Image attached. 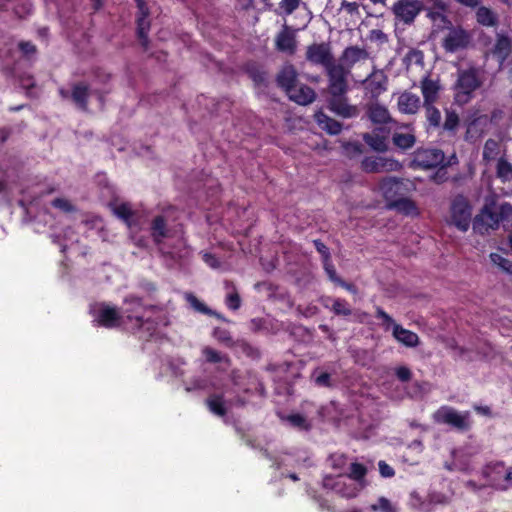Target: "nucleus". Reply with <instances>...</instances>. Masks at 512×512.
Segmentation results:
<instances>
[{
	"mask_svg": "<svg viewBox=\"0 0 512 512\" xmlns=\"http://www.w3.org/2000/svg\"><path fill=\"white\" fill-rule=\"evenodd\" d=\"M122 320L135 321L139 337L149 340L158 332L159 308L155 305L145 306L140 298L128 296L121 308Z\"/></svg>",
	"mask_w": 512,
	"mask_h": 512,
	"instance_id": "f257e3e1",
	"label": "nucleus"
},
{
	"mask_svg": "<svg viewBox=\"0 0 512 512\" xmlns=\"http://www.w3.org/2000/svg\"><path fill=\"white\" fill-rule=\"evenodd\" d=\"M481 85L479 73L476 69L460 71L455 86V100L459 104H466L472 93Z\"/></svg>",
	"mask_w": 512,
	"mask_h": 512,
	"instance_id": "f03ea898",
	"label": "nucleus"
},
{
	"mask_svg": "<svg viewBox=\"0 0 512 512\" xmlns=\"http://www.w3.org/2000/svg\"><path fill=\"white\" fill-rule=\"evenodd\" d=\"M483 475L488 485L497 490L506 491L512 487V467H507L502 462L487 465Z\"/></svg>",
	"mask_w": 512,
	"mask_h": 512,
	"instance_id": "7ed1b4c3",
	"label": "nucleus"
},
{
	"mask_svg": "<svg viewBox=\"0 0 512 512\" xmlns=\"http://www.w3.org/2000/svg\"><path fill=\"white\" fill-rule=\"evenodd\" d=\"M323 487L345 498H353L362 490L361 483L353 481L345 474L327 475L323 478Z\"/></svg>",
	"mask_w": 512,
	"mask_h": 512,
	"instance_id": "20e7f679",
	"label": "nucleus"
},
{
	"mask_svg": "<svg viewBox=\"0 0 512 512\" xmlns=\"http://www.w3.org/2000/svg\"><path fill=\"white\" fill-rule=\"evenodd\" d=\"M433 419L437 423L450 425L460 431H467L471 427L470 412H458L449 406L440 407L433 414Z\"/></svg>",
	"mask_w": 512,
	"mask_h": 512,
	"instance_id": "39448f33",
	"label": "nucleus"
},
{
	"mask_svg": "<svg viewBox=\"0 0 512 512\" xmlns=\"http://www.w3.org/2000/svg\"><path fill=\"white\" fill-rule=\"evenodd\" d=\"M498 220L497 205H486L474 218L473 229L479 234H486L499 228Z\"/></svg>",
	"mask_w": 512,
	"mask_h": 512,
	"instance_id": "423d86ee",
	"label": "nucleus"
},
{
	"mask_svg": "<svg viewBox=\"0 0 512 512\" xmlns=\"http://www.w3.org/2000/svg\"><path fill=\"white\" fill-rule=\"evenodd\" d=\"M451 220L459 230H468L471 221V207L465 197L454 198L451 205Z\"/></svg>",
	"mask_w": 512,
	"mask_h": 512,
	"instance_id": "0eeeda50",
	"label": "nucleus"
},
{
	"mask_svg": "<svg viewBox=\"0 0 512 512\" xmlns=\"http://www.w3.org/2000/svg\"><path fill=\"white\" fill-rule=\"evenodd\" d=\"M330 95H345L348 90V70L343 65L333 64L326 69Z\"/></svg>",
	"mask_w": 512,
	"mask_h": 512,
	"instance_id": "6e6552de",
	"label": "nucleus"
},
{
	"mask_svg": "<svg viewBox=\"0 0 512 512\" xmlns=\"http://www.w3.org/2000/svg\"><path fill=\"white\" fill-rule=\"evenodd\" d=\"M444 159V153L439 149H420L415 153L412 165L416 168L431 169L442 165Z\"/></svg>",
	"mask_w": 512,
	"mask_h": 512,
	"instance_id": "1a4fd4ad",
	"label": "nucleus"
},
{
	"mask_svg": "<svg viewBox=\"0 0 512 512\" xmlns=\"http://www.w3.org/2000/svg\"><path fill=\"white\" fill-rule=\"evenodd\" d=\"M423 4L420 0H399L393 5V13L395 17L406 24L414 21L421 12Z\"/></svg>",
	"mask_w": 512,
	"mask_h": 512,
	"instance_id": "9d476101",
	"label": "nucleus"
},
{
	"mask_svg": "<svg viewBox=\"0 0 512 512\" xmlns=\"http://www.w3.org/2000/svg\"><path fill=\"white\" fill-rule=\"evenodd\" d=\"M306 59L312 64L323 66L325 69L335 64L331 48L326 43L309 45L306 50Z\"/></svg>",
	"mask_w": 512,
	"mask_h": 512,
	"instance_id": "9b49d317",
	"label": "nucleus"
},
{
	"mask_svg": "<svg viewBox=\"0 0 512 512\" xmlns=\"http://www.w3.org/2000/svg\"><path fill=\"white\" fill-rule=\"evenodd\" d=\"M328 106L333 113L343 118H353L359 114L358 108L350 105L345 95H331Z\"/></svg>",
	"mask_w": 512,
	"mask_h": 512,
	"instance_id": "f8f14e48",
	"label": "nucleus"
},
{
	"mask_svg": "<svg viewBox=\"0 0 512 512\" xmlns=\"http://www.w3.org/2000/svg\"><path fill=\"white\" fill-rule=\"evenodd\" d=\"M369 58V53L366 49L360 48L358 46H349L344 49L341 57L340 63L338 65H343L348 72L350 69L356 64L367 61Z\"/></svg>",
	"mask_w": 512,
	"mask_h": 512,
	"instance_id": "ddd939ff",
	"label": "nucleus"
},
{
	"mask_svg": "<svg viewBox=\"0 0 512 512\" xmlns=\"http://www.w3.org/2000/svg\"><path fill=\"white\" fill-rule=\"evenodd\" d=\"M96 321L98 325L105 328H116L123 323L122 314L115 307L101 305L98 310Z\"/></svg>",
	"mask_w": 512,
	"mask_h": 512,
	"instance_id": "4468645a",
	"label": "nucleus"
},
{
	"mask_svg": "<svg viewBox=\"0 0 512 512\" xmlns=\"http://www.w3.org/2000/svg\"><path fill=\"white\" fill-rule=\"evenodd\" d=\"M420 89L423 96V105H429L437 102L442 86L438 79L424 77L420 81Z\"/></svg>",
	"mask_w": 512,
	"mask_h": 512,
	"instance_id": "2eb2a0df",
	"label": "nucleus"
},
{
	"mask_svg": "<svg viewBox=\"0 0 512 512\" xmlns=\"http://www.w3.org/2000/svg\"><path fill=\"white\" fill-rule=\"evenodd\" d=\"M397 107L403 114H416L421 107L420 97L410 91H403L397 97Z\"/></svg>",
	"mask_w": 512,
	"mask_h": 512,
	"instance_id": "dca6fc26",
	"label": "nucleus"
},
{
	"mask_svg": "<svg viewBox=\"0 0 512 512\" xmlns=\"http://www.w3.org/2000/svg\"><path fill=\"white\" fill-rule=\"evenodd\" d=\"M379 189L384 198L390 203L405 192L403 182L395 177L384 178L379 184Z\"/></svg>",
	"mask_w": 512,
	"mask_h": 512,
	"instance_id": "f3484780",
	"label": "nucleus"
},
{
	"mask_svg": "<svg viewBox=\"0 0 512 512\" xmlns=\"http://www.w3.org/2000/svg\"><path fill=\"white\" fill-rule=\"evenodd\" d=\"M365 168L373 172H391L399 171L402 165L392 158L379 156L371 160H366Z\"/></svg>",
	"mask_w": 512,
	"mask_h": 512,
	"instance_id": "a211bd4d",
	"label": "nucleus"
},
{
	"mask_svg": "<svg viewBox=\"0 0 512 512\" xmlns=\"http://www.w3.org/2000/svg\"><path fill=\"white\" fill-rule=\"evenodd\" d=\"M138 8L140 15L137 18V35L141 43V46L144 48V50H147L149 47V40L147 34L150 28V22L147 19L148 13L145 2H143L142 0H138Z\"/></svg>",
	"mask_w": 512,
	"mask_h": 512,
	"instance_id": "6ab92c4d",
	"label": "nucleus"
},
{
	"mask_svg": "<svg viewBox=\"0 0 512 512\" xmlns=\"http://www.w3.org/2000/svg\"><path fill=\"white\" fill-rule=\"evenodd\" d=\"M512 50V39L504 33L496 34V41L492 49V56L503 65Z\"/></svg>",
	"mask_w": 512,
	"mask_h": 512,
	"instance_id": "aec40b11",
	"label": "nucleus"
},
{
	"mask_svg": "<svg viewBox=\"0 0 512 512\" xmlns=\"http://www.w3.org/2000/svg\"><path fill=\"white\" fill-rule=\"evenodd\" d=\"M277 50L287 53L294 54L296 50V39L295 33L287 26L278 33L275 39Z\"/></svg>",
	"mask_w": 512,
	"mask_h": 512,
	"instance_id": "412c9836",
	"label": "nucleus"
},
{
	"mask_svg": "<svg viewBox=\"0 0 512 512\" xmlns=\"http://www.w3.org/2000/svg\"><path fill=\"white\" fill-rule=\"evenodd\" d=\"M386 76L382 71L374 70L365 79L366 89L372 94L373 97L379 96L386 90Z\"/></svg>",
	"mask_w": 512,
	"mask_h": 512,
	"instance_id": "4be33fe9",
	"label": "nucleus"
},
{
	"mask_svg": "<svg viewBox=\"0 0 512 512\" xmlns=\"http://www.w3.org/2000/svg\"><path fill=\"white\" fill-rule=\"evenodd\" d=\"M90 95V87L85 82H78L73 84L70 97L75 105L86 111L88 108V98Z\"/></svg>",
	"mask_w": 512,
	"mask_h": 512,
	"instance_id": "5701e85b",
	"label": "nucleus"
},
{
	"mask_svg": "<svg viewBox=\"0 0 512 512\" xmlns=\"http://www.w3.org/2000/svg\"><path fill=\"white\" fill-rule=\"evenodd\" d=\"M289 98L294 102L307 105L315 100V91L307 85H295L289 92Z\"/></svg>",
	"mask_w": 512,
	"mask_h": 512,
	"instance_id": "b1692460",
	"label": "nucleus"
},
{
	"mask_svg": "<svg viewBox=\"0 0 512 512\" xmlns=\"http://www.w3.org/2000/svg\"><path fill=\"white\" fill-rule=\"evenodd\" d=\"M111 208L114 215L123 220L130 229L137 226L136 213L129 203L111 204Z\"/></svg>",
	"mask_w": 512,
	"mask_h": 512,
	"instance_id": "393cba45",
	"label": "nucleus"
},
{
	"mask_svg": "<svg viewBox=\"0 0 512 512\" xmlns=\"http://www.w3.org/2000/svg\"><path fill=\"white\" fill-rule=\"evenodd\" d=\"M468 43V36L462 30H453L445 37L443 46L448 52H455Z\"/></svg>",
	"mask_w": 512,
	"mask_h": 512,
	"instance_id": "a878e982",
	"label": "nucleus"
},
{
	"mask_svg": "<svg viewBox=\"0 0 512 512\" xmlns=\"http://www.w3.org/2000/svg\"><path fill=\"white\" fill-rule=\"evenodd\" d=\"M452 499V493H442L439 491H431L427 495V502L418 504V509L421 511H431L437 505H446Z\"/></svg>",
	"mask_w": 512,
	"mask_h": 512,
	"instance_id": "bb28decb",
	"label": "nucleus"
},
{
	"mask_svg": "<svg viewBox=\"0 0 512 512\" xmlns=\"http://www.w3.org/2000/svg\"><path fill=\"white\" fill-rule=\"evenodd\" d=\"M393 337L406 347H416L419 344V337L416 333L395 325L392 331Z\"/></svg>",
	"mask_w": 512,
	"mask_h": 512,
	"instance_id": "cd10ccee",
	"label": "nucleus"
},
{
	"mask_svg": "<svg viewBox=\"0 0 512 512\" xmlns=\"http://www.w3.org/2000/svg\"><path fill=\"white\" fill-rule=\"evenodd\" d=\"M297 72L292 65H286L277 76V82L280 87L289 92L297 83Z\"/></svg>",
	"mask_w": 512,
	"mask_h": 512,
	"instance_id": "c85d7f7f",
	"label": "nucleus"
},
{
	"mask_svg": "<svg viewBox=\"0 0 512 512\" xmlns=\"http://www.w3.org/2000/svg\"><path fill=\"white\" fill-rule=\"evenodd\" d=\"M319 127L330 135H338L342 131V124L328 115L319 112L315 115Z\"/></svg>",
	"mask_w": 512,
	"mask_h": 512,
	"instance_id": "c756f323",
	"label": "nucleus"
},
{
	"mask_svg": "<svg viewBox=\"0 0 512 512\" xmlns=\"http://www.w3.org/2000/svg\"><path fill=\"white\" fill-rule=\"evenodd\" d=\"M476 21L485 27H495L498 24V15L486 6H479L476 10Z\"/></svg>",
	"mask_w": 512,
	"mask_h": 512,
	"instance_id": "7c9ffc66",
	"label": "nucleus"
},
{
	"mask_svg": "<svg viewBox=\"0 0 512 512\" xmlns=\"http://www.w3.org/2000/svg\"><path fill=\"white\" fill-rule=\"evenodd\" d=\"M324 306L330 309L334 314L339 316H350L352 309L346 300L340 298H326Z\"/></svg>",
	"mask_w": 512,
	"mask_h": 512,
	"instance_id": "2f4dec72",
	"label": "nucleus"
},
{
	"mask_svg": "<svg viewBox=\"0 0 512 512\" xmlns=\"http://www.w3.org/2000/svg\"><path fill=\"white\" fill-rule=\"evenodd\" d=\"M368 116L374 123L384 124L390 121L388 109L379 103H372L368 106Z\"/></svg>",
	"mask_w": 512,
	"mask_h": 512,
	"instance_id": "473e14b6",
	"label": "nucleus"
},
{
	"mask_svg": "<svg viewBox=\"0 0 512 512\" xmlns=\"http://www.w3.org/2000/svg\"><path fill=\"white\" fill-rule=\"evenodd\" d=\"M390 208H393L405 215L414 216L418 214V209L415 203L408 198H398L389 204Z\"/></svg>",
	"mask_w": 512,
	"mask_h": 512,
	"instance_id": "72a5a7b5",
	"label": "nucleus"
},
{
	"mask_svg": "<svg viewBox=\"0 0 512 512\" xmlns=\"http://www.w3.org/2000/svg\"><path fill=\"white\" fill-rule=\"evenodd\" d=\"M499 216V226L502 225L505 230L512 228V205L504 202L497 205Z\"/></svg>",
	"mask_w": 512,
	"mask_h": 512,
	"instance_id": "f704fd0d",
	"label": "nucleus"
},
{
	"mask_svg": "<svg viewBox=\"0 0 512 512\" xmlns=\"http://www.w3.org/2000/svg\"><path fill=\"white\" fill-rule=\"evenodd\" d=\"M496 175L502 182L512 181V163L506 158L500 157L496 165Z\"/></svg>",
	"mask_w": 512,
	"mask_h": 512,
	"instance_id": "c9c22d12",
	"label": "nucleus"
},
{
	"mask_svg": "<svg viewBox=\"0 0 512 512\" xmlns=\"http://www.w3.org/2000/svg\"><path fill=\"white\" fill-rule=\"evenodd\" d=\"M501 145L498 141L494 139H488L483 147L482 157L486 162H491L497 158L500 154Z\"/></svg>",
	"mask_w": 512,
	"mask_h": 512,
	"instance_id": "e433bc0d",
	"label": "nucleus"
},
{
	"mask_svg": "<svg viewBox=\"0 0 512 512\" xmlns=\"http://www.w3.org/2000/svg\"><path fill=\"white\" fill-rule=\"evenodd\" d=\"M185 300L190 305V307L196 312L207 314V315H215L220 317L216 312L209 309L202 301H200L194 294L185 293Z\"/></svg>",
	"mask_w": 512,
	"mask_h": 512,
	"instance_id": "4c0bfd02",
	"label": "nucleus"
},
{
	"mask_svg": "<svg viewBox=\"0 0 512 512\" xmlns=\"http://www.w3.org/2000/svg\"><path fill=\"white\" fill-rule=\"evenodd\" d=\"M363 140L376 151H384L387 147L385 137L375 132L364 134Z\"/></svg>",
	"mask_w": 512,
	"mask_h": 512,
	"instance_id": "58836bf2",
	"label": "nucleus"
},
{
	"mask_svg": "<svg viewBox=\"0 0 512 512\" xmlns=\"http://www.w3.org/2000/svg\"><path fill=\"white\" fill-rule=\"evenodd\" d=\"M209 410L217 416L226 414V407L223 397L220 395H212L206 400Z\"/></svg>",
	"mask_w": 512,
	"mask_h": 512,
	"instance_id": "ea45409f",
	"label": "nucleus"
},
{
	"mask_svg": "<svg viewBox=\"0 0 512 512\" xmlns=\"http://www.w3.org/2000/svg\"><path fill=\"white\" fill-rule=\"evenodd\" d=\"M366 468L359 463H351L349 467V473L345 474L347 477L353 479V481L361 483L362 489L365 487V475Z\"/></svg>",
	"mask_w": 512,
	"mask_h": 512,
	"instance_id": "a19ab883",
	"label": "nucleus"
},
{
	"mask_svg": "<svg viewBox=\"0 0 512 512\" xmlns=\"http://www.w3.org/2000/svg\"><path fill=\"white\" fill-rule=\"evenodd\" d=\"M423 107L430 126L439 127L441 123V113L439 109L435 107V104L423 105Z\"/></svg>",
	"mask_w": 512,
	"mask_h": 512,
	"instance_id": "79ce46f5",
	"label": "nucleus"
},
{
	"mask_svg": "<svg viewBox=\"0 0 512 512\" xmlns=\"http://www.w3.org/2000/svg\"><path fill=\"white\" fill-rule=\"evenodd\" d=\"M393 142L402 149H408L414 145L415 137L409 133H396L393 136Z\"/></svg>",
	"mask_w": 512,
	"mask_h": 512,
	"instance_id": "37998d69",
	"label": "nucleus"
},
{
	"mask_svg": "<svg viewBox=\"0 0 512 512\" xmlns=\"http://www.w3.org/2000/svg\"><path fill=\"white\" fill-rule=\"evenodd\" d=\"M370 509L375 512H397V507L385 497H380Z\"/></svg>",
	"mask_w": 512,
	"mask_h": 512,
	"instance_id": "c03bdc74",
	"label": "nucleus"
},
{
	"mask_svg": "<svg viewBox=\"0 0 512 512\" xmlns=\"http://www.w3.org/2000/svg\"><path fill=\"white\" fill-rule=\"evenodd\" d=\"M18 48L25 59L29 61H33L36 59L37 48L31 41L19 42Z\"/></svg>",
	"mask_w": 512,
	"mask_h": 512,
	"instance_id": "a18cd8bd",
	"label": "nucleus"
},
{
	"mask_svg": "<svg viewBox=\"0 0 512 512\" xmlns=\"http://www.w3.org/2000/svg\"><path fill=\"white\" fill-rule=\"evenodd\" d=\"M488 122L489 119L487 115H479L476 118H474L471 122H469L468 132L471 133L473 131H476L482 133L487 127Z\"/></svg>",
	"mask_w": 512,
	"mask_h": 512,
	"instance_id": "49530a36",
	"label": "nucleus"
},
{
	"mask_svg": "<svg viewBox=\"0 0 512 512\" xmlns=\"http://www.w3.org/2000/svg\"><path fill=\"white\" fill-rule=\"evenodd\" d=\"M405 64L409 67L411 65L423 64V53L417 49H411L404 57Z\"/></svg>",
	"mask_w": 512,
	"mask_h": 512,
	"instance_id": "de8ad7c7",
	"label": "nucleus"
},
{
	"mask_svg": "<svg viewBox=\"0 0 512 512\" xmlns=\"http://www.w3.org/2000/svg\"><path fill=\"white\" fill-rule=\"evenodd\" d=\"M51 205L65 213H72L77 210L76 207L65 198H55L52 200Z\"/></svg>",
	"mask_w": 512,
	"mask_h": 512,
	"instance_id": "09e8293b",
	"label": "nucleus"
},
{
	"mask_svg": "<svg viewBox=\"0 0 512 512\" xmlns=\"http://www.w3.org/2000/svg\"><path fill=\"white\" fill-rule=\"evenodd\" d=\"M376 317L382 320V326L385 330L394 329L395 325H398L393 318L388 315L381 307H376Z\"/></svg>",
	"mask_w": 512,
	"mask_h": 512,
	"instance_id": "8fccbe9b",
	"label": "nucleus"
},
{
	"mask_svg": "<svg viewBox=\"0 0 512 512\" xmlns=\"http://www.w3.org/2000/svg\"><path fill=\"white\" fill-rule=\"evenodd\" d=\"M489 257L494 265L498 266L504 271H509L512 267L511 262L498 253H491Z\"/></svg>",
	"mask_w": 512,
	"mask_h": 512,
	"instance_id": "3c124183",
	"label": "nucleus"
},
{
	"mask_svg": "<svg viewBox=\"0 0 512 512\" xmlns=\"http://www.w3.org/2000/svg\"><path fill=\"white\" fill-rule=\"evenodd\" d=\"M459 124V117L455 112H447L443 128L447 131H454Z\"/></svg>",
	"mask_w": 512,
	"mask_h": 512,
	"instance_id": "603ef678",
	"label": "nucleus"
},
{
	"mask_svg": "<svg viewBox=\"0 0 512 512\" xmlns=\"http://www.w3.org/2000/svg\"><path fill=\"white\" fill-rule=\"evenodd\" d=\"M203 354L205 356V358L207 359V361L209 362H213V363H217V362H227V358L223 355H221L219 352H217L216 350L212 349V348H205L203 350Z\"/></svg>",
	"mask_w": 512,
	"mask_h": 512,
	"instance_id": "864d4df0",
	"label": "nucleus"
},
{
	"mask_svg": "<svg viewBox=\"0 0 512 512\" xmlns=\"http://www.w3.org/2000/svg\"><path fill=\"white\" fill-rule=\"evenodd\" d=\"M287 420L290 422V424L294 427L300 428V429H307L308 424L307 420L304 416L300 414H293L290 415Z\"/></svg>",
	"mask_w": 512,
	"mask_h": 512,
	"instance_id": "5fc2aeb1",
	"label": "nucleus"
},
{
	"mask_svg": "<svg viewBox=\"0 0 512 512\" xmlns=\"http://www.w3.org/2000/svg\"><path fill=\"white\" fill-rule=\"evenodd\" d=\"M300 0H281L279 8L287 15L291 14L299 6Z\"/></svg>",
	"mask_w": 512,
	"mask_h": 512,
	"instance_id": "6e6d98bb",
	"label": "nucleus"
},
{
	"mask_svg": "<svg viewBox=\"0 0 512 512\" xmlns=\"http://www.w3.org/2000/svg\"><path fill=\"white\" fill-rule=\"evenodd\" d=\"M241 304L240 297L236 291L229 293L226 297V305L232 310L239 309Z\"/></svg>",
	"mask_w": 512,
	"mask_h": 512,
	"instance_id": "4d7b16f0",
	"label": "nucleus"
},
{
	"mask_svg": "<svg viewBox=\"0 0 512 512\" xmlns=\"http://www.w3.org/2000/svg\"><path fill=\"white\" fill-rule=\"evenodd\" d=\"M323 263H324L325 272L327 273L329 279L335 283L340 282V278L336 274V270L331 261V258L328 260L326 259V261H324Z\"/></svg>",
	"mask_w": 512,
	"mask_h": 512,
	"instance_id": "13d9d810",
	"label": "nucleus"
},
{
	"mask_svg": "<svg viewBox=\"0 0 512 512\" xmlns=\"http://www.w3.org/2000/svg\"><path fill=\"white\" fill-rule=\"evenodd\" d=\"M395 374L402 382H407L412 377L411 370L406 366H399L395 369Z\"/></svg>",
	"mask_w": 512,
	"mask_h": 512,
	"instance_id": "bf43d9fd",
	"label": "nucleus"
},
{
	"mask_svg": "<svg viewBox=\"0 0 512 512\" xmlns=\"http://www.w3.org/2000/svg\"><path fill=\"white\" fill-rule=\"evenodd\" d=\"M202 259L203 261L211 268L213 269H217L220 267V262L219 260L216 258L215 255L211 254V253H208V252H204L202 254Z\"/></svg>",
	"mask_w": 512,
	"mask_h": 512,
	"instance_id": "052dcab7",
	"label": "nucleus"
},
{
	"mask_svg": "<svg viewBox=\"0 0 512 512\" xmlns=\"http://www.w3.org/2000/svg\"><path fill=\"white\" fill-rule=\"evenodd\" d=\"M313 242L316 250L322 255L323 262L331 258L329 249L323 242L320 240H314Z\"/></svg>",
	"mask_w": 512,
	"mask_h": 512,
	"instance_id": "680f3d73",
	"label": "nucleus"
},
{
	"mask_svg": "<svg viewBox=\"0 0 512 512\" xmlns=\"http://www.w3.org/2000/svg\"><path fill=\"white\" fill-rule=\"evenodd\" d=\"M331 466L335 469H342L346 464V458L343 455H332L330 458Z\"/></svg>",
	"mask_w": 512,
	"mask_h": 512,
	"instance_id": "e2e57ef3",
	"label": "nucleus"
},
{
	"mask_svg": "<svg viewBox=\"0 0 512 512\" xmlns=\"http://www.w3.org/2000/svg\"><path fill=\"white\" fill-rule=\"evenodd\" d=\"M214 337L224 343L232 342V338H231L230 334L226 330H223V329H215Z\"/></svg>",
	"mask_w": 512,
	"mask_h": 512,
	"instance_id": "0e129e2a",
	"label": "nucleus"
},
{
	"mask_svg": "<svg viewBox=\"0 0 512 512\" xmlns=\"http://www.w3.org/2000/svg\"><path fill=\"white\" fill-rule=\"evenodd\" d=\"M152 236L156 243L160 242V216H156L152 222Z\"/></svg>",
	"mask_w": 512,
	"mask_h": 512,
	"instance_id": "69168bd1",
	"label": "nucleus"
},
{
	"mask_svg": "<svg viewBox=\"0 0 512 512\" xmlns=\"http://www.w3.org/2000/svg\"><path fill=\"white\" fill-rule=\"evenodd\" d=\"M378 466H379L380 474L383 477L388 478V477H392L394 475L393 468L390 465H388L386 462L380 461Z\"/></svg>",
	"mask_w": 512,
	"mask_h": 512,
	"instance_id": "338daca9",
	"label": "nucleus"
},
{
	"mask_svg": "<svg viewBox=\"0 0 512 512\" xmlns=\"http://www.w3.org/2000/svg\"><path fill=\"white\" fill-rule=\"evenodd\" d=\"M315 383L318 386L329 387L330 386V374L323 372L315 377Z\"/></svg>",
	"mask_w": 512,
	"mask_h": 512,
	"instance_id": "774afa93",
	"label": "nucleus"
}]
</instances>
